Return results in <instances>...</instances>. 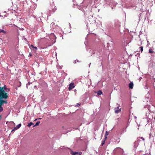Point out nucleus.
I'll return each mask as SVG.
<instances>
[{"label": "nucleus", "mask_w": 155, "mask_h": 155, "mask_svg": "<svg viewBox=\"0 0 155 155\" xmlns=\"http://www.w3.org/2000/svg\"><path fill=\"white\" fill-rule=\"evenodd\" d=\"M56 38L53 33H51L49 34L48 36H46V38H42L41 39L44 41L45 44L47 45L48 46L52 45L56 42Z\"/></svg>", "instance_id": "obj_1"}, {"label": "nucleus", "mask_w": 155, "mask_h": 155, "mask_svg": "<svg viewBox=\"0 0 155 155\" xmlns=\"http://www.w3.org/2000/svg\"><path fill=\"white\" fill-rule=\"evenodd\" d=\"M50 7L49 8V13H53L57 10V8L54 5V4L53 0H51L50 2Z\"/></svg>", "instance_id": "obj_2"}, {"label": "nucleus", "mask_w": 155, "mask_h": 155, "mask_svg": "<svg viewBox=\"0 0 155 155\" xmlns=\"http://www.w3.org/2000/svg\"><path fill=\"white\" fill-rule=\"evenodd\" d=\"M120 23L118 20L116 19L114 20V24L113 26V28L114 29H118L120 26Z\"/></svg>", "instance_id": "obj_3"}, {"label": "nucleus", "mask_w": 155, "mask_h": 155, "mask_svg": "<svg viewBox=\"0 0 155 155\" xmlns=\"http://www.w3.org/2000/svg\"><path fill=\"white\" fill-rule=\"evenodd\" d=\"M0 89L2 91L4 95L5 94L7 96V94L8 92L9 91L10 89L8 88H7L6 87V85H4L3 87L2 88H0Z\"/></svg>", "instance_id": "obj_4"}, {"label": "nucleus", "mask_w": 155, "mask_h": 155, "mask_svg": "<svg viewBox=\"0 0 155 155\" xmlns=\"http://www.w3.org/2000/svg\"><path fill=\"white\" fill-rule=\"evenodd\" d=\"M70 153L72 155H81V153L73 152L71 150H70Z\"/></svg>", "instance_id": "obj_5"}, {"label": "nucleus", "mask_w": 155, "mask_h": 155, "mask_svg": "<svg viewBox=\"0 0 155 155\" xmlns=\"http://www.w3.org/2000/svg\"><path fill=\"white\" fill-rule=\"evenodd\" d=\"M119 107L118 106L114 108L115 112V113L117 114L121 111V108H119Z\"/></svg>", "instance_id": "obj_6"}, {"label": "nucleus", "mask_w": 155, "mask_h": 155, "mask_svg": "<svg viewBox=\"0 0 155 155\" xmlns=\"http://www.w3.org/2000/svg\"><path fill=\"white\" fill-rule=\"evenodd\" d=\"M75 87L74 83H71L69 85L68 87V90L69 91L71 90L73 88Z\"/></svg>", "instance_id": "obj_7"}, {"label": "nucleus", "mask_w": 155, "mask_h": 155, "mask_svg": "<svg viewBox=\"0 0 155 155\" xmlns=\"http://www.w3.org/2000/svg\"><path fill=\"white\" fill-rule=\"evenodd\" d=\"M1 98L0 99V105H2L4 103L7 104V101H5L3 100L2 99L3 98H1ZM4 99H5L4 98H3Z\"/></svg>", "instance_id": "obj_8"}, {"label": "nucleus", "mask_w": 155, "mask_h": 155, "mask_svg": "<svg viewBox=\"0 0 155 155\" xmlns=\"http://www.w3.org/2000/svg\"><path fill=\"white\" fill-rule=\"evenodd\" d=\"M134 86V84L133 82H131L129 84V87L130 89H132L133 88V87Z\"/></svg>", "instance_id": "obj_9"}, {"label": "nucleus", "mask_w": 155, "mask_h": 155, "mask_svg": "<svg viewBox=\"0 0 155 155\" xmlns=\"http://www.w3.org/2000/svg\"><path fill=\"white\" fill-rule=\"evenodd\" d=\"M149 52L150 54H152L153 55L155 54V52L152 49H150L149 51Z\"/></svg>", "instance_id": "obj_10"}, {"label": "nucleus", "mask_w": 155, "mask_h": 155, "mask_svg": "<svg viewBox=\"0 0 155 155\" xmlns=\"http://www.w3.org/2000/svg\"><path fill=\"white\" fill-rule=\"evenodd\" d=\"M32 48L34 50H35V51H36L37 50V47L36 46H34L33 45H31L30 46V48Z\"/></svg>", "instance_id": "obj_11"}, {"label": "nucleus", "mask_w": 155, "mask_h": 155, "mask_svg": "<svg viewBox=\"0 0 155 155\" xmlns=\"http://www.w3.org/2000/svg\"><path fill=\"white\" fill-rule=\"evenodd\" d=\"M97 94L98 95H100L102 94V92L101 91L99 90L97 91Z\"/></svg>", "instance_id": "obj_12"}, {"label": "nucleus", "mask_w": 155, "mask_h": 155, "mask_svg": "<svg viewBox=\"0 0 155 155\" xmlns=\"http://www.w3.org/2000/svg\"><path fill=\"white\" fill-rule=\"evenodd\" d=\"M32 125H34V124L32 122H31L28 124V126L29 127Z\"/></svg>", "instance_id": "obj_13"}, {"label": "nucleus", "mask_w": 155, "mask_h": 155, "mask_svg": "<svg viewBox=\"0 0 155 155\" xmlns=\"http://www.w3.org/2000/svg\"><path fill=\"white\" fill-rule=\"evenodd\" d=\"M40 123V121L37 122L35 124L33 125V127H35V126L38 125Z\"/></svg>", "instance_id": "obj_14"}, {"label": "nucleus", "mask_w": 155, "mask_h": 155, "mask_svg": "<svg viewBox=\"0 0 155 155\" xmlns=\"http://www.w3.org/2000/svg\"><path fill=\"white\" fill-rule=\"evenodd\" d=\"M10 123L12 125V126L13 127L15 126V124L13 122H11Z\"/></svg>", "instance_id": "obj_15"}, {"label": "nucleus", "mask_w": 155, "mask_h": 155, "mask_svg": "<svg viewBox=\"0 0 155 155\" xmlns=\"http://www.w3.org/2000/svg\"><path fill=\"white\" fill-rule=\"evenodd\" d=\"M21 124H18V125H17L16 127H17V129H18V128H19L21 126Z\"/></svg>", "instance_id": "obj_16"}, {"label": "nucleus", "mask_w": 155, "mask_h": 155, "mask_svg": "<svg viewBox=\"0 0 155 155\" xmlns=\"http://www.w3.org/2000/svg\"><path fill=\"white\" fill-rule=\"evenodd\" d=\"M107 2H108L109 3V4H110V3H111L113 1L112 0H107Z\"/></svg>", "instance_id": "obj_17"}, {"label": "nucleus", "mask_w": 155, "mask_h": 155, "mask_svg": "<svg viewBox=\"0 0 155 155\" xmlns=\"http://www.w3.org/2000/svg\"><path fill=\"white\" fill-rule=\"evenodd\" d=\"M149 113H147L146 116H147V119H150V118L149 117Z\"/></svg>", "instance_id": "obj_18"}, {"label": "nucleus", "mask_w": 155, "mask_h": 155, "mask_svg": "<svg viewBox=\"0 0 155 155\" xmlns=\"http://www.w3.org/2000/svg\"><path fill=\"white\" fill-rule=\"evenodd\" d=\"M105 140H103L102 141V143L101 144V146H103L104 144L105 143Z\"/></svg>", "instance_id": "obj_19"}, {"label": "nucleus", "mask_w": 155, "mask_h": 155, "mask_svg": "<svg viewBox=\"0 0 155 155\" xmlns=\"http://www.w3.org/2000/svg\"><path fill=\"white\" fill-rule=\"evenodd\" d=\"M1 33H2L4 34H6V31H5L4 30H2V31H1Z\"/></svg>", "instance_id": "obj_20"}, {"label": "nucleus", "mask_w": 155, "mask_h": 155, "mask_svg": "<svg viewBox=\"0 0 155 155\" xmlns=\"http://www.w3.org/2000/svg\"><path fill=\"white\" fill-rule=\"evenodd\" d=\"M152 102L151 103V104L154 107H155V102Z\"/></svg>", "instance_id": "obj_21"}, {"label": "nucleus", "mask_w": 155, "mask_h": 155, "mask_svg": "<svg viewBox=\"0 0 155 155\" xmlns=\"http://www.w3.org/2000/svg\"><path fill=\"white\" fill-rule=\"evenodd\" d=\"M140 51L141 52H142L143 50V46H142L141 47H140Z\"/></svg>", "instance_id": "obj_22"}, {"label": "nucleus", "mask_w": 155, "mask_h": 155, "mask_svg": "<svg viewBox=\"0 0 155 155\" xmlns=\"http://www.w3.org/2000/svg\"><path fill=\"white\" fill-rule=\"evenodd\" d=\"M3 108L2 107L0 106V112H1L3 111Z\"/></svg>", "instance_id": "obj_23"}, {"label": "nucleus", "mask_w": 155, "mask_h": 155, "mask_svg": "<svg viewBox=\"0 0 155 155\" xmlns=\"http://www.w3.org/2000/svg\"><path fill=\"white\" fill-rule=\"evenodd\" d=\"M18 129H17L16 127H14V128L12 130V131H15V130H17Z\"/></svg>", "instance_id": "obj_24"}, {"label": "nucleus", "mask_w": 155, "mask_h": 155, "mask_svg": "<svg viewBox=\"0 0 155 155\" xmlns=\"http://www.w3.org/2000/svg\"><path fill=\"white\" fill-rule=\"evenodd\" d=\"M95 51H92V54H95Z\"/></svg>", "instance_id": "obj_25"}, {"label": "nucleus", "mask_w": 155, "mask_h": 155, "mask_svg": "<svg viewBox=\"0 0 155 155\" xmlns=\"http://www.w3.org/2000/svg\"><path fill=\"white\" fill-rule=\"evenodd\" d=\"M141 139L143 140H144V138L143 137H141Z\"/></svg>", "instance_id": "obj_26"}, {"label": "nucleus", "mask_w": 155, "mask_h": 155, "mask_svg": "<svg viewBox=\"0 0 155 155\" xmlns=\"http://www.w3.org/2000/svg\"><path fill=\"white\" fill-rule=\"evenodd\" d=\"M24 40H25V41H27V39H26V38H24Z\"/></svg>", "instance_id": "obj_27"}, {"label": "nucleus", "mask_w": 155, "mask_h": 155, "mask_svg": "<svg viewBox=\"0 0 155 155\" xmlns=\"http://www.w3.org/2000/svg\"><path fill=\"white\" fill-rule=\"evenodd\" d=\"M76 61H74V63H76Z\"/></svg>", "instance_id": "obj_28"}, {"label": "nucleus", "mask_w": 155, "mask_h": 155, "mask_svg": "<svg viewBox=\"0 0 155 155\" xmlns=\"http://www.w3.org/2000/svg\"><path fill=\"white\" fill-rule=\"evenodd\" d=\"M108 134H107V132L106 133L105 136H107L108 135Z\"/></svg>", "instance_id": "obj_29"}, {"label": "nucleus", "mask_w": 155, "mask_h": 155, "mask_svg": "<svg viewBox=\"0 0 155 155\" xmlns=\"http://www.w3.org/2000/svg\"><path fill=\"white\" fill-rule=\"evenodd\" d=\"M88 35H87L86 36V38H85V39H86V38H87V37L88 36Z\"/></svg>", "instance_id": "obj_30"}, {"label": "nucleus", "mask_w": 155, "mask_h": 155, "mask_svg": "<svg viewBox=\"0 0 155 155\" xmlns=\"http://www.w3.org/2000/svg\"><path fill=\"white\" fill-rule=\"evenodd\" d=\"M2 29H0V33H1V31H2Z\"/></svg>", "instance_id": "obj_31"}, {"label": "nucleus", "mask_w": 155, "mask_h": 155, "mask_svg": "<svg viewBox=\"0 0 155 155\" xmlns=\"http://www.w3.org/2000/svg\"><path fill=\"white\" fill-rule=\"evenodd\" d=\"M80 105V104H77V106L78 105Z\"/></svg>", "instance_id": "obj_32"}, {"label": "nucleus", "mask_w": 155, "mask_h": 155, "mask_svg": "<svg viewBox=\"0 0 155 155\" xmlns=\"http://www.w3.org/2000/svg\"><path fill=\"white\" fill-rule=\"evenodd\" d=\"M134 118H135L136 119V118H137V117H136V116H135V117H134Z\"/></svg>", "instance_id": "obj_33"}, {"label": "nucleus", "mask_w": 155, "mask_h": 155, "mask_svg": "<svg viewBox=\"0 0 155 155\" xmlns=\"http://www.w3.org/2000/svg\"><path fill=\"white\" fill-rule=\"evenodd\" d=\"M41 119V118H39L38 119V120H40V119Z\"/></svg>", "instance_id": "obj_34"}, {"label": "nucleus", "mask_w": 155, "mask_h": 155, "mask_svg": "<svg viewBox=\"0 0 155 155\" xmlns=\"http://www.w3.org/2000/svg\"><path fill=\"white\" fill-rule=\"evenodd\" d=\"M80 9V10H82L83 9V8H82V9Z\"/></svg>", "instance_id": "obj_35"}, {"label": "nucleus", "mask_w": 155, "mask_h": 155, "mask_svg": "<svg viewBox=\"0 0 155 155\" xmlns=\"http://www.w3.org/2000/svg\"><path fill=\"white\" fill-rule=\"evenodd\" d=\"M107 28H108V26H107Z\"/></svg>", "instance_id": "obj_36"}, {"label": "nucleus", "mask_w": 155, "mask_h": 155, "mask_svg": "<svg viewBox=\"0 0 155 155\" xmlns=\"http://www.w3.org/2000/svg\"><path fill=\"white\" fill-rule=\"evenodd\" d=\"M73 0V2H74V0Z\"/></svg>", "instance_id": "obj_37"}, {"label": "nucleus", "mask_w": 155, "mask_h": 155, "mask_svg": "<svg viewBox=\"0 0 155 155\" xmlns=\"http://www.w3.org/2000/svg\"><path fill=\"white\" fill-rule=\"evenodd\" d=\"M74 5H75V4L74 3Z\"/></svg>", "instance_id": "obj_38"}, {"label": "nucleus", "mask_w": 155, "mask_h": 155, "mask_svg": "<svg viewBox=\"0 0 155 155\" xmlns=\"http://www.w3.org/2000/svg\"><path fill=\"white\" fill-rule=\"evenodd\" d=\"M91 63H90V64L89 66H90V65H91Z\"/></svg>", "instance_id": "obj_39"}, {"label": "nucleus", "mask_w": 155, "mask_h": 155, "mask_svg": "<svg viewBox=\"0 0 155 155\" xmlns=\"http://www.w3.org/2000/svg\"><path fill=\"white\" fill-rule=\"evenodd\" d=\"M38 119H36V120H37Z\"/></svg>", "instance_id": "obj_40"}]
</instances>
